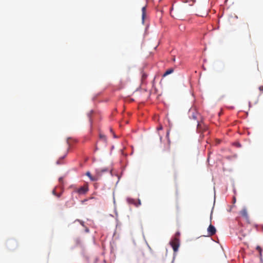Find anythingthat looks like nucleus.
Instances as JSON below:
<instances>
[{
    "mask_svg": "<svg viewBox=\"0 0 263 263\" xmlns=\"http://www.w3.org/2000/svg\"><path fill=\"white\" fill-rule=\"evenodd\" d=\"M107 171H108V170L107 168L102 169L101 170H97V174L94 176H92L91 175L90 173L89 172H87L86 173V175L89 178V179L91 181H95L98 180L99 179V178L101 176V174L102 173L104 172H107Z\"/></svg>",
    "mask_w": 263,
    "mask_h": 263,
    "instance_id": "f257e3e1",
    "label": "nucleus"
},
{
    "mask_svg": "<svg viewBox=\"0 0 263 263\" xmlns=\"http://www.w3.org/2000/svg\"><path fill=\"white\" fill-rule=\"evenodd\" d=\"M174 252H177L180 246V240L179 238L175 237L170 242Z\"/></svg>",
    "mask_w": 263,
    "mask_h": 263,
    "instance_id": "f03ea898",
    "label": "nucleus"
},
{
    "mask_svg": "<svg viewBox=\"0 0 263 263\" xmlns=\"http://www.w3.org/2000/svg\"><path fill=\"white\" fill-rule=\"evenodd\" d=\"M216 230L215 227L212 224H210L208 228V235L213 236L216 233Z\"/></svg>",
    "mask_w": 263,
    "mask_h": 263,
    "instance_id": "7ed1b4c3",
    "label": "nucleus"
},
{
    "mask_svg": "<svg viewBox=\"0 0 263 263\" xmlns=\"http://www.w3.org/2000/svg\"><path fill=\"white\" fill-rule=\"evenodd\" d=\"M127 201L128 203L134 204L137 207L141 205V201L139 199L137 201L134 199L128 198Z\"/></svg>",
    "mask_w": 263,
    "mask_h": 263,
    "instance_id": "20e7f679",
    "label": "nucleus"
},
{
    "mask_svg": "<svg viewBox=\"0 0 263 263\" xmlns=\"http://www.w3.org/2000/svg\"><path fill=\"white\" fill-rule=\"evenodd\" d=\"M197 128L199 132H204L207 129V126L202 123H198Z\"/></svg>",
    "mask_w": 263,
    "mask_h": 263,
    "instance_id": "39448f33",
    "label": "nucleus"
},
{
    "mask_svg": "<svg viewBox=\"0 0 263 263\" xmlns=\"http://www.w3.org/2000/svg\"><path fill=\"white\" fill-rule=\"evenodd\" d=\"M88 191V187L87 186H81L76 190V192L80 194H84Z\"/></svg>",
    "mask_w": 263,
    "mask_h": 263,
    "instance_id": "423d86ee",
    "label": "nucleus"
},
{
    "mask_svg": "<svg viewBox=\"0 0 263 263\" xmlns=\"http://www.w3.org/2000/svg\"><path fill=\"white\" fill-rule=\"evenodd\" d=\"M68 149H69V148L67 147L66 148V149L65 150V152H64V154L63 156H62L61 157H60L57 161V164H63V162L62 161V159H63L68 154Z\"/></svg>",
    "mask_w": 263,
    "mask_h": 263,
    "instance_id": "0eeeda50",
    "label": "nucleus"
},
{
    "mask_svg": "<svg viewBox=\"0 0 263 263\" xmlns=\"http://www.w3.org/2000/svg\"><path fill=\"white\" fill-rule=\"evenodd\" d=\"M240 215L245 218L246 219L248 218V214L247 210L246 208H243L241 211L240 212Z\"/></svg>",
    "mask_w": 263,
    "mask_h": 263,
    "instance_id": "6e6552de",
    "label": "nucleus"
},
{
    "mask_svg": "<svg viewBox=\"0 0 263 263\" xmlns=\"http://www.w3.org/2000/svg\"><path fill=\"white\" fill-rule=\"evenodd\" d=\"M146 6H144L142 8V18L143 23H144V18L146 16Z\"/></svg>",
    "mask_w": 263,
    "mask_h": 263,
    "instance_id": "1a4fd4ad",
    "label": "nucleus"
},
{
    "mask_svg": "<svg viewBox=\"0 0 263 263\" xmlns=\"http://www.w3.org/2000/svg\"><path fill=\"white\" fill-rule=\"evenodd\" d=\"M173 71H174L173 69H172V68L168 69L164 73V74H163V77H165L166 76L173 73Z\"/></svg>",
    "mask_w": 263,
    "mask_h": 263,
    "instance_id": "9d476101",
    "label": "nucleus"
},
{
    "mask_svg": "<svg viewBox=\"0 0 263 263\" xmlns=\"http://www.w3.org/2000/svg\"><path fill=\"white\" fill-rule=\"evenodd\" d=\"M100 138L104 142H106V138L105 135L102 134H100Z\"/></svg>",
    "mask_w": 263,
    "mask_h": 263,
    "instance_id": "9b49d317",
    "label": "nucleus"
},
{
    "mask_svg": "<svg viewBox=\"0 0 263 263\" xmlns=\"http://www.w3.org/2000/svg\"><path fill=\"white\" fill-rule=\"evenodd\" d=\"M256 250L259 252L260 256L261 257L262 256V253H261L262 250H261V247L259 246H257Z\"/></svg>",
    "mask_w": 263,
    "mask_h": 263,
    "instance_id": "f8f14e48",
    "label": "nucleus"
},
{
    "mask_svg": "<svg viewBox=\"0 0 263 263\" xmlns=\"http://www.w3.org/2000/svg\"><path fill=\"white\" fill-rule=\"evenodd\" d=\"M169 134H170V130H167V133H166V137L167 138L168 144L170 145V140L169 139Z\"/></svg>",
    "mask_w": 263,
    "mask_h": 263,
    "instance_id": "ddd939ff",
    "label": "nucleus"
},
{
    "mask_svg": "<svg viewBox=\"0 0 263 263\" xmlns=\"http://www.w3.org/2000/svg\"><path fill=\"white\" fill-rule=\"evenodd\" d=\"M52 193H53V194L54 195H55V196H57L58 197H59L60 196V194H57L56 193V192H55V189H54V190H53L52 191Z\"/></svg>",
    "mask_w": 263,
    "mask_h": 263,
    "instance_id": "4468645a",
    "label": "nucleus"
},
{
    "mask_svg": "<svg viewBox=\"0 0 263 263\" xmlns=\"http://www.w3.org/2000/svg\"><path fill=\"white\" fill-rule=\"evenodd\" d=\"M77 220L78 221L82 226H84V222L83 221L79 219H77Z\"/></svg>",
    "mask_w": 263,
    "mask_h": 263,
    "instance_id": "2eb2a0df",
    "label": "nucleus"
},
{
    "mask_svg": "<svg viewBox=\"0 0 263 263\" xmlns=\"http://www.w3.org/2000/svg\"><path fill=\"white\" fill-rule=\"evenodd\" d=\"M162 129H163V127H162V125H160V126L157 128V130H162Z\"/></svg>",
    "mask_w": 263,
    "mask_h": 263,
    "instance_id": "dca6fc26",
    "label": "nucleus"
},
{
    "mask_svg": "<svg viewBox=\"0 0 263 263\" xmlns=\"http://www.w3.org/2000/svg\"><path fill=\"white\" fill-rule=\"evenodd\" d=\"M180 235V233L179 232H177L175 234V237H177V238H179V236Z\"/></svg>",
    "mask_w": 263,
    "mask_h": 263,
    "instance_id": "f3484780",
    "label": "nucleus"
},
{
    "mask_svg": "<svg viewBox=\"0 0 263 263\" xmlns=\"http://www.w3.org/2000/svg\"><path fill=\"white\" fill-rule=\"evenodd\" d=\"M259 89L260 91L262 92L263 91V86H261L259 87Z\"/></svg>",
    "mask_w": 263,
    "mask_h": 263,
    "instance_id": "a211bd4d",
    "label": "nucleus"
},
{
    "mask_svg": "<svg viewBox=\"0 0 263 263\" xmlns=\"http://www.w3.org/2000/svg\"><path fill=\"white\" fill-rule=\"evenodd\" d=\"M59 181L62 183V181H63V178L62 177H60L59 179Z\"/></svg>",
    "mask_w": 263,
    "mask_h": 263,
    "instance_id": "6ab92c4d",
    "label": "nucleus"
},
{
    "mask_svg": "<svg viewBox=\"0 0 263 263\" xmlns=\"http://www.w3.org/2000/svg\"><path fill=\"white\" fill-rule=\"evenodd\" d=\"M235 202H236V198L233 197V203H235Z\"/></svg>",
    "mask_w": 263,
    "mask_h": 263,
    "instance_id": "aec40b11",
    "label": "nucleus"
},
{
    "mask_svg": "<svg viewBox=\"0 0 263 263\" xmlns=\"http://www.w3.org/2000/svg\"><path fill=\"white\" fill-rule=\"evenodd\" d=\"M193 117L194 119H196V118H197V117L194 115L193 116Z\"/></svg>",
    "mask_w": 263,
    "mask_h": 263,
    "instance_id": "412c9836",
    "label": "nucleus"
},
{
    "mask_svg": "<svg viewBox=\"0 0 263 263\" xmlns=\"http://www.w3.org/2000/svg\"><path fill=\"white\" fill-rule=\"evenodd\" d=\"M162 139V137L161 136H160V140H161Z\"/></svg>",
    "mask_w": 263,
    "mask_h": 263,
    "instance_id": "4be33fe9",
    "label": "nucleus"
}]
</instances>
